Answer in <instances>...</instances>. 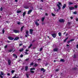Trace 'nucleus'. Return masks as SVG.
I'll return each mask as SVG.
<instances>
[{
    "mask_svg": "<svg viewBox=\"0 0 78 78\" xmlns=\"http://www.w3.org/2000/svg\"><path fill=\"white\" fill-rule=\"evenodd\" d=\"M32 12V10L31 9L30 10H29L28 11V14H30Z\"/></svg>",
    "mask_w": 78,
    "mask_h": 78,
    "instance_id": "obj_12",
    "label": "nucleus"
},
{
    "mask_svg": "<svg viewBox=\"0 0 78 78\" xmlns=\"http://www.w3.org/2000/svg\"><path fill=\"white\" fill-rule=\"evenodd\" d=\"M5 74L4 73H3L2 72V71L0 72V77H1V78H3V76H5ZM2 75L3 76H2Z\"/></svg>",
    "mask_w": 78,
    "mask_h": 78,
    "instance_id": "obj_2",
    "label": "nucleus"
},
{
    "mask_svg": "<svg viewBox=\"0 0 78 78\" xmlns=\"http://www.w3.org/2000/svg\"><path fill=\"white\" fill-rule=\"evenodd\" d=\"M16 76H15L14 77H13V78H16Z\"/></svg>",
    "mask_w": 78,
    "mask_h": 78,
    "instance_id": "obj_64",
    "label": "nucleus"
},
{
    "mask_svg": "<svg viewBox=\"0 0 78 78\" xmlns=\"http://www.w3.org/2000/svg\"><path fill=\"white\" fill-rule=\"evenodd\" d=\"M74 8H78V6H77L76 5L74 6Z\"/></svg>",
    "mask_w": 78,
    "mask_h": 78,
    "instance_id": "obj_36",
    "label": "nucleus"
},
{
    "mask_svg": "<svg viewBox=\"0 0 78 78\" xmlns=\"http://www.w3.org/2000/svg\"><path fill=\"white\" fill-rule=\"evenodd\" d=\"M29 60V58H27L26 59V61H28Z\"/></svg>",
    "mask_w": 78,
    "mask_h": 78,
    "instance_id": "obj_48",
    "label": "nucleus"
},
{
    "mask_svg": "<svg viewBox=\"0 0 78 78\" xmlns=\"http://www.w3.org/2000/svg\"><path fill=\"white\" fill-rule=\"evenodd\" d=\"M26 76H27V78H28V74H26Z\"/></svg>",
    "mask_w": 78,
    "mask_h": 78,
    "instance_id": "obj_45",
    "label": "nucleus"
},
{
    "mask_svg": "<svg viewBox=\"0 0 78 78\" xmlns=\"http://www.w3.org/2000/svg\"><path fill=\"white\" fill-rule=\"evenodd\" d=\"M76 21H77V22H78V19L77 18H76Z\"/></svg>",
    "mask_w": 78,
    "mask_h": 78,
    "instance_id": "obj_52",
    "label": "nucleus"
},
{
    "mask_svg": "<svg viewBox=\"0 0 78 78\" xmlns=\"http://www.w3.org/2000/svg\"><path fill=\"white\" fill-rule=\"evenodd\" d=\"M13 32H14V33H19V30H13Z\"/></svg>",
    "mask_w": 78,
    "mask_h": 78,
    "instance_id": "obj_9",
    "label": "nucleus"
},
{
    "mask_svg": "<svg viewBox=\"0 0 78 78\" xmlns=\"http://www.w3.org/2000/svg\"><path fill=\"white\" fill-rule=\"evenodd\" d=\"M25 8H26V9H28V7H25Z\"/></svg>",
    "mask_w": 78,
    "mask_h": 78,
    "instance_id": "obj_57",
    "label": "nucleus"
},
{
    "mask_svg": "<svg viewBox=\"0 0 78 78\" xmlns=\"http://www.w3.org/2000/svg\"><path fill=\"white\" fill-rule=\"evenodd\" d=\"M41 60V58H39V59H38V60Z\"/></svg>",
    "mask_w": 78,
    "mask_h": 78,
    "instance_id": "obj_63",
    "label": "nucleus"
},
{
    "mask_svg": "<svg viewBox=\"0 0 78 78\" xmlns=\"http://www.w3.org/2000/svg\"><path fill=\"white\" fill-rule=\"evenodd\" d=\"M59 22L61 23H63V22H65V20L63 19H59Z\"/></svg>",
    "mask_w": 78,
    "mask_h": 78,
    "instance_id": "obj_3",
    "label": "nucleus"
},
{
    "mask_svg": "<svg viewBox=\"0 0 78 78\" xmlns=\"http://www.w3.org/2000/svg\"><path fill=\"white\" fill-rule=\"evenodd\" d=\"M58 34L59 36H61L62 34L60 32H59V33H58Z\"/></svg>",
    "mask_w": 78,
    "mask_h": 78,
    "instance_id": "obj_24",
    "label": "nucleus"
},
{
    "mask_svg": "<svg viewBox=\"0 0 78 78\" xmlns=\"http://www.w3.org/2000/svg\"><path fill=\"white\" fill-rule=\"evenodd\" d=\"M60 61H61L62 62H64L65 61L64 59H60Z\"/></svg>",
    "mask_w": 78,
    "mask_h": 78,
    "instance_id": "obj_22",
    "label": "nucleus"
},
{
    "mask_svg": "<svg viewBox=\"0 0 78 78\" xmlns=\"http://www.w3.org/2000/svg\"><path fill=\"white\" fill-rule=\"evenodd\" d=\"M73 14H77V13L76 12V11L73 12Z\"/></svg>",
    "mask_w": 78,
    "mask_h": 78,
    "instance_id": "obj_31",
    "label": "nucleus"
},
{
    "mask_svg": "<svg viewBox=\"0 0 78 78\" xmlns=\"http://www.w3.org/2000/svg\"><path fill=\"white\" fill-rule=\"evenodd\" d=\"M22 12L21 11H17V13H20Z\"/></svg>",
    "mask_w": 78,
    "mask_h": 78,
    "instance_id": "obj_25",
    "label": "nucleus"
},
{
    "mask_svg": "<svg viewBox=\"0 0 78 78\" xmlns=\"http://www.w3.org/2000/svg\"><path fill=\"white\" fill-rule=\"evenodd\" d=\"M51 15L52 16H55V15L53 14V13H51Z\"/></svg>",
    "mask_w": 78,
    "mask_h": 78,
    "instance_id": "obj_33",
    "label": "nucleus"
},
{
    "mask_svg": "<svg viewBox=\"0 0 78 78\" xmlns=\"http://www.w3.org/2000/svg\"><path fill=\"white\" fill-rule=\"evenodd\" d=\"M76 48H78V44L76 45Z\"/></svg>",
    "mask_w": 78,
    "mask_h": 78,
    "instance_id": "obj_54",
    "label": "nucleus"
},
{
    "mask_svg": "<svg viewBox=\"0 0 78 78\" xmlns=\"http://www.w3.org/2000/svg\"><path fill=\"white\" fill-rule=\"evenodd\" d=\"M34 22L37 26H39V24L37 23V21H35Z\"/></svg>",
    "mask_w": 78,
    "mask_h": 78,
    "instance_id": "obj_8",
    "label": "nucleus"
},
{
    "mask_svg": "<svg viewBox=\"0 0 78 78\" xmlns=\"http://www.w3.org/2000/svg\"><path fill=\"white\" fill-rule=\"evenodd\" d=\"M28 69V67L27 66H26L25 67V70H26V71H27Z\"/></svg>",
    "mask_w": 78,
    "mask_h": 78,
    "instance_id": "obj_13",
    "label": "nucleus"
},
{
    "mask_svg": "<svg viewBox=\"0 0 78 78\" xmlns=\"http://www.w3.org/2000/svg\"><path fill=\"white\" fill-rule=\"evenodd\" d=\"M15 70H12L11 71L12 73H13L14 72H15Z\"/></svg>",
    "mask_w": 78,
    "mask_h": 78,
    "instance_id": "obj_28",
    "label": "nucleus"
},
{
    "mask_svg": "<svg viewBox=\"0 0 78 78\" xmlns=\"http://www.w3.org/2000/svg\"><path fill=\"white\" fill-rule=\"evenodd\" d=\"M41 71H43V72H45V70L44 69L42 68L41 69Z\"/></svg>",
    "mask_w": 78,
    "mask_h": 78,
    "instance_id": "obj_14",
    "label": "nucleus"
},
{
    "mask_svg": "<svg viewBox=\"0 0 78 78\" xmlns=\"http://www.w3.org/2000/svg\"><path fill=\"white\" fill-rule=\"evenodd\" d=\"M34 69H35L34 68H31L30 69V72H31V73H34V71H32V70H34Z\"/></svg>",
    "mask_w": 78,
    "mask_h": 78,
    "instance_id": "obj_6",
    "label": "nucleus"
},
{
    "mask_svg": "<svg viewBox=\"0 0 78 78\" xmlns=\"http://www.w3.org/2000/svg\"><path fill=\"white\" fill-rule=\"evenodd\" d=\"M19 39V37H16L14 39V41H17Z\"/></svg>",
    "mask_w": 78,
    "mask_h": 78,
    "instance_id": "obj_16",
    "label": "nucleus"
},
{
    "mask_svg": "<svg viewBox=\"0 0 78 78\" xmlns=\"http://www.w3.org/2000/svg\"><path fill=\"white\" fill-rule=\"evenodd\" d=\"M7 47H8V45H5V48H7Z\"/></svg>",
    "mask_w": 78,
    "mask_h": 78,
    "instance_id": "obj_41",
    "label": "nucleus"
},
{
    "mask_svg": "<svg viewBox=\"0 0 78 78\" xmlns=\"http://www.w3.org/2000/svg\"><path fill=\"white\" fill-rule=\"evenodd\" d=\"M58 48H55L53 50L54 51H58Z\"/></svg>",
    "mask_w": 78,
    "mask_h": 78,
    "instance_id": "obj_17",
    "label": "nucleus"
},
{
    "mask_svg": "<svg viewBox=\"0 0 78 78\" xmlns=\"http://www.w3.org/2000/svg\"><path fill=\"white\" fill-rule=\"evenodd\" d=\"M69 5H72L73 4V3L72 2H69Z\"/></svg>",
    "mask_w": 78,
    "mask_h": 78,
    "instance_id": "obj_27",
    "label": "nucleus"
},
{
    "mask_svg": "<svg viewBox=\"0 0 78 78\" xmlns=\"http://www.w3.org/2000/svg\"><path fill=\"white\" fill-rule=\"evenodd\" d=\"M2 31V33L4 34V33H5V30H3Z\"/></svg>",
    "mask_w": 78,
    "mask_h": 78,
    "instance_id": "obj_39",
    "label": "nucleus"
},
{
    "mask_svg": "<svg viewBox=\"0 0 78 78\" xmlns=\"http://www.w3.org/2000/svg\"><path fill=\"white\" fill-rule=\"evenodd\" d=\"M0 11H3V7H1L0 8Z\"/></svg>",
    "mask_w": 78,
    "mask_h": 78,
    "instance_id": "obj_32",
    "label": "nucleus"
},
{
    "mask_svg": "<svg viewBox=\"0 0 78 78\" xmlns=\"http://www.w3.org/2000/svg\"><path fill=\"white\" fill-rule=\"evenodd\" d=\"M23 44H20L19 45V46H22V45Z\"/></svg>",
    "mask_w": 78,
    "mask_h": 78,
    "instance_id": "obj_44",
    "label": "nucleus"
},
{
    "mask_svg": "<svg viewBox=\"0 0 78 78\" xmlns=\"http://www.w3.org/2000/svg\"><path fill=\"white\" fill-rule=\"evenodd\" d=\"M55 71H56V72H58V71H59V69H57L55 70Z\"/></svg>",
    "mask_w": 78,
    "mask_h": 78,
    "instance_id": "obj_37",
    "label": "nucleus"
},
{
    "mask_svg": "<svg viewBox=\"0 0 78 78\" xmlns=\"http://www.w3.org/2000/svg\"><path fill=\"white\" fill-rule=\"evenodd\" d=\"M27 36H28V35H27V34L26 35H25V37H28Z\"/></svg>",
    "mask_w": 78,
    "mask_h": 78,
    "instance_id": "obj_56",
    "label": "nucleus"
},
{
    "mask_svg": "<svg viewBox=\"0 0 78 78\" xmlns=\"http://www.w3.org/2000/svg\"><path fill=\"white\" fill-rule=\"evenodd\" d=\"M23 28H24V26H23L22 27H21V31H23Z\"/></svg>",
    "mask_w": 78,
    "mask_h": 78,
    "instance_id": "obj_20",
    "label": "nucleus"
},
{
    "mask_svg": "<svg viewBox=\"0 0 78 78\" xmlns=\"http://www.w3.org/2000/svg\"><path fill=\"white\" fill-rule=\"evenodd\" d=\"M13 57H14V58H15H15H17V55H16L15 54H13Z\"/></svg>",
    "mask_w": 78,
    "mask_h": 78,
    "instance_id": "obj_18",
    "label": "nucleus"
},
{
    "mask_svg": "<svg viewBox=\"0 0 78 78\" xmlns=\"http://www.w3.org/2000/svg\"><path fill=\"white\" fill-rule=\"evenodd\" d=\"M32 65H33V63H31L30 64V66H32Z\"/></svg>",
    "mask_w": 78,
    "mask_h": 78,
    "instance_id": "obj_47",
    "label": "nucleus"
},
{
    "mask_svg": "<svg viewBox=\"0 0 78 78\" xmlns=\"http://www.w3.org/2000/svg\"><path fill=\"white\" fill-rule=\"evenodd\" d=\"M17 24H18V25H20V22H18Z\"/></svg>",
    "mask_w": 78,
    "mask_h": 78,
    "instance_id": "obj_43",
    "label": "nucleus"
},
{
    "mask_svg": "<svg viewBox=\"0 0 78 78\" xmlns=\"http://www.w3.org/2000/svg\"><path fill=\"white\" fill-rule=\"evenodd\" d=\"M67 39H68V37L66 38V39L64 41V42H66V40H67Z\"/></svg>",
    "mask_w": 78,
    "mask_h": 78,
    "instance_id": "obj_35",
    "label": "nucleus"
},
{
    "mask_svg": "<svg viewBox=\"0 0 78 78\" xmlns=\"http://www.w3.org/2000/svg\"><path fill=\"white\" fill-rule=\"evenodd\" d=\"M66 46H67V47H69V45H68V44H67V45H66Z\"/></svg>",
    "mask_w": 78,
    "mask_h": 78,
    "instance_id": "obj_61",
    "label": "nucleus"
},
{
    "mask_svg": "<svg viewBox=\"0 0 78 78\" xmlns=\"http://www.w3.org/2000/svg\"><path fill=\"white\" fill-rule=\"evenodd\" d=\"M11 51H12V49H11L9 51V52H11Z\"/></svg>",
    "mask_w": 78,
    "mask_h": 78,
    "instance_id": "obj_30",
    "label": "nucleus"
},
{
    "mask_svg": "<svg viewBox=\"0 0 78 78\" xmlns=\"http://www.w3.org/2000/svg\"><path fill=\"white\" fill-rule=\"evenodd\" d=\"M31 46H32V44H31L28 47V48H31Z\"/></svg>",
    "mask_w": 78,
    "mask_h": 78,
    "instance_id": "obj_29",
    "label": "nucleus"
},
{
    "mask_svg": "<svg viewBox=\"0 0 78 78\" xmlns=\"http://www.w3.org/2000/svg\"><path fill=\"white\" fill-rule=\"evenodd\" d=\"M16 2H17V0H15Z\"/></svg>",
    "mask_w": 78,
    "mask_h": 78,
    "instance_id": "obj_59",
    "label": "nucleus"
},
{
    "mask_svg": "<svg viewBox=\"0 0 78 78\" xmlns=\"http://www.w3.org/2000/svg\"><path fill=\"white\" fill-rule=\"evenodd\" d=\"M45 15H46V16H48V14L47 13H45Z\"/></svg>",
    "mask_w": 78,
    "mask_h": 78,
    "instance_id": "obj_58",
    "label": "nucleus"
},
{
    "mask_svg": "<svg viewBox=\"0 0 78 78\" xmlns=\"http://www.w3.org/2000/svg\"><path fill=\"white\" fill-rule=\"evenodd\" d=\"M26 33L27 36H29V35L28 34V33H29V31H28V30H26Z\"/></svg>",
    "mask_w": 78,
    "mask_h": 78,
    "instance_id": "obj_15",
    "label": "nucleus"
},
{
    "mask_svg": "<svg viewBox=\"0 0 78 78\" xmlns=\"http://www.w3.org/2000/svg\"><path fill=\"white\" fill-rule=\"evenodd\" d=\"M26 51H29V50H28V49H26Z\"/></svg>",
    "mask_w": 78,
    "mask_h": 78,
    "instance_id": "obj_51",
    "label": "nucleus"
},
{
    "mask_svg": "<svg viewBox=\"0 0 78 78\" xmlns=\"http://www.w3.org/2000/svg\"><path fill=\"white\" fill-rule=\"evenodd\" d=\"M7 75H8V76H9V75H10V74L8 73L7 74Z\"/></svg>",
    "mask_w": 78,
    "mask_h": 78,
    "instance_id": "obj_53",
    "label": "nucleus"
},
{
    "mask_svg": "<svg viewBox=\"0 0 78 78\" xmlns=\"http://www.w3.org/2000/svg\"><path fill=\"white\" fill-rule=\"evenodd\" d=\"M45 19V18H42L41 19V21L42 22H44V20Z\"/></svg>",
    "mask_w": 78,
    "mask_h": 78,
    "instance_id": "obj_23",
    "label": "nucleus"
},
{
    "mask_svg": "<svg viewBox=\"0 0 78 78\" xmlns=\"http://www.w3.org/2000/svg\"><path fill=\"white\" fill-rule=\"evenodd\" d=\"M23 56V55H20V57L21 58H22Z\"/></svg>",
    "mask_w": 78,
    "mask_h": 78,
    "instance_id": "obj_40",
    "label": "nucleus"
},
{
    "mask_svg": "<svg viewBox=\"0 0 78 78\" xmlns=\"http://www.w3.org/2000/svg\"><path fill=\"white\" fill-rule=\"evenodd\" d=\"M7 42H8V43H9V42H10V41H7Z\"/></svg>",
    "mask_w": 78,
    "mask_h": 78,
    "instance_id": "obj_55",
    "label": "nucleus"
},
{
    "mask_svg": "<svg viewBox=\"0 0 78 78\" xmlns=\"http://www.w3.org/2000/svg\"><path fill=\"white\" fill-rule=\"evenodd\" d=\"M76 58V55H74V58Z\"/></svg>",
    "mask_w": 78,
    "mask_h": 78,
    "instance_id": "obj_49",
    "label": "nucleus"
},
{
    "mask_svg": "<svg viewBox=\"0 0 78 78\" xmlns=\"http://www.w3.org/2000/svg\"><path fill=\"white\" fill-rule=\"evenodd\" d=\"M70 40L71 42H72V41H74V39H71V40Z\"/></svg>",
    "mask_w": 78,
    "mask_h": 78,
    "instance_id": "obj_42",
    "label": "nucleus"
},
{
    "mask_svg": "<svg viewBox=\"0 0 78 78\" xmlns=\"http://www.w3.org/2000/svg\"><path fill=\"white\" fill-rule=\"evenodd\" d=\"M58 4H57V5L58 7V9L60 10L61 9V7H60V6H62V4H61V3L60 2H58Z\"/></svg>",
    "mask_w": 78,
    "mask_h": 78,
    "instance_id": "obj_1",
    "label": "nucleus"
},
{
    "mask_svg": "<svg viewBox=\"0 0 78 78\" xmlns=\"http://www.w3.org/2000/svg\"><path fill=\"white\" fill-rule=\"evenodd\" d=\"M8 38L9 40H13L14 39V38L11 37H9Z\"/></svg>",
    "mask_w": 78,
    "mask_h": 78,
    "instance_id": "obj_4",
    "label": "nucleus"
},
{
    "mask_svg": "<svg viewBox=\"0 0 78 78\" xmlns=\"http://www.w3.org/2000/svg\"><path fill=\"white\" fill-rule=\"evenodd\" d=\"M23 51V48H21V49H20L19 50L20 51V52H22V51Z\"/></svg>",
    "mask_w": 78,
    "mask_h": 78,
    "instance_id": "obj_21",
    "label": "nucleus"
},
{
    "mask_svg": "<svg viewBox=\"0 0 78 78\" xmlns=\"http://www.w3.org/2000/svg\"><path fill=\"white\" fill-rule=\"evenodd\" d=\"M8 63L9 65H10L11 64V60L9 59L8 60Z\"/></svg>",
    "mask_w": 78,
    "mask_h": 78,
    "instance_id": "obj_10",
    "label": "nucleus"
},
{
    "mask_svg": "<svg viewBox=\"0 0 78 78\" xmlns=\"http://www.w3.org/2000/svg\"><path fill=\"white\" fill-rule=\"evenodd\" d=\"M56 60H54V62H56Z\"/></svg>",
    "mask_w": 78,
    "mask_h": 78,
    "instance_id": "obj_62",
    "label": "nucleus"
},
{
    "mask_svg": "<svg viewBox=\"0 0 78 78\" xmlns=\"http://www.w3.org/2000/svg\"><path fill=\"white\" fill-rule=\"evenodd\" d=\"M66 7V5L64 4V5L63 6V7L62 8L63 9H64Z\"/></svg>",
    "mask_w": 78,
    "mask_h": 78,
    "instance_id": "obj_19",
    "label": "nucleus"
},
{
    "mask_svg": "<svg viewBox=\"0 0 78 78\" xmlns=\"http://www.w3.org/2000/svg\"><path fill=\"white\" fill-rule=\"evenodd\" d=\"M26 14V12H24V13L23 14V17H24L25 16V15Z\"/></svg>",
    "mask_w": 78,
    "mask_h": 78,
    "instance_id": "obj_26",
    "label": "nucleus"
},
{
    "mask_svg": "<svg viewBox=\"0 0 78 78\" xmlns=\"http://www.w3.org/2000/svg\"><path fill=\"white\" fill-rule=\"evenodd\" d=\"M42 50H43V48H41L40 50V51H42Z\"/></svg>",
    "mask_w": 78,
    "mask_h": 78,
    "instance_id": "obj_34",
    "label": "nucleus"
},
{
    "mask_svg": "<svg viewBox=\"0 0 78 78\" xmlns=\"http://www.w3.org/2000/svg\"><path fill=\"white\" fill-rule=\"evenodd\" d=\"M25 54L26 55H28V54L27 52H26L25 53Z\"/></svg>",
    "mask_w": 78,
    "mask_h": 78,
    "instance_id": "obj_50",
    "label": "nucleus"
},
{
    "mask_svg": "<svg viewBox=\"0 0 78 78\" xmlns=\"http://www.w3.org/2000/svg\"><path fill=\"white\" fill-rule=\"evenodd\" d=\"M69 9L70 10H73V9H74V7H70L69 8Z\"/></svg>",
    "mask_w": 78,
    "mask_h": 78,
    "instance_id": "obj_11",
    "label": "nucleus"
},
{
    "mask_svg": "<svg viewBox=\"0 0 78 78\" xmlns=\"http://www.w3.org/2000/svg\"><path fill=\"white\" fill-rule=\"evenodd\" d=\"M70 18L71 19H73V17H70Z\"/></svg>",
    "mask_w": 78,
    "mask_h": 78,
    "instance_id": "obj_60",
    "label": "nucleus"
},
{
    "mask_svg": "<svg viewBox=\"0 0 78 78\" xmlns=\"http://www.w3.org/2000/svg\"><path fill=\"white\" fill-rule=\"evenodd\" d=\"M35 67H36V66H37V64H36V63H35Z\"/></svg>",
    "mask_w": 78,
    "mask_h": 78,
    "instance_id": "obj_38",
    "label": "nucleus"
},
{
    "mask_svg": "<svg viewBox=\"0 0 78 78\" xmlns=\"http://www.w3.org/2000/svg\"><path fill=\"white\" fill-rule=\"evenodd\" d=\"M33 29H30V34H33Z\"/></svg>",
    "mask_w": 78,
    "mask_h": 78,
    "instance_id": "obj_7",
    "label": "nucleus"
},
{
    "mask_svg": "<svg viewBox=\"0 0 78 78\" xmlns=\"http://www.w3.org/2000/svg\"><path fill=\"white\" fill-rule=\"evenodd\" d=\"M51 35L52 36V37H55L56 36V34H51Z\"/></svg>",
    "mask_w": 78,
    "mask_h": 78,
    "instance_id": "obj_5",
    "label": "nucleus"
},
{
    "mask_svg": "<svg viewBox=\"0 0 78 78\" xmlns=\"http://www.w3.org/2000/svg\"><path fill=\"white\" fill-rule=\"evenodd\" d=\"M71 42V41H70V40L68 41V44H69V43H70V42Z\"/></svg>",
    "mask_w": 78,
    "mask_h": 78,
    "instance_id": "obj_46",
    "label": "nucleus"
}]
</instances>
